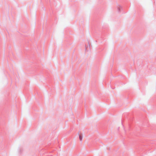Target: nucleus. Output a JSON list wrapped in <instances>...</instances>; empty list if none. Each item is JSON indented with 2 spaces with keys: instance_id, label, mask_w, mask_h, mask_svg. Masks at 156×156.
Here are the masks:
<instances>
[{
  "instance_id": "nucleus-1",
  "label": "nucleus",
  "mask_w": 156,
  "mask_h": 156,
  "mask_svg": "<svg viewBox=\"0 0 156 156\" xmlns=\"http://www.w3.org/2000/svg\"><path fill=\"white\" fill-rule=\"evenodd\" d=\"M79 139L80 141H82V136L80 135L79 136Z\"/></svg>"
}]
</instances>
